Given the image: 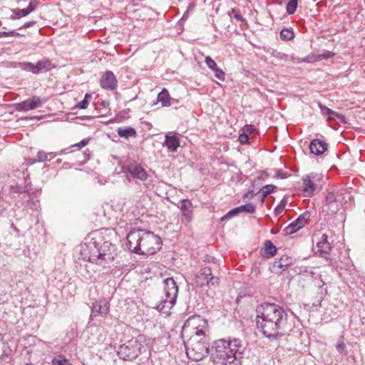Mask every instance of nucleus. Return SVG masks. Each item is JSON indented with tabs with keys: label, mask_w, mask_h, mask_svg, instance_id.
I'll use <instances>...</instances> for the list:
<instances>
[{
	"label": "nucleus",
	"mask_w": 365,
	"mask_h": 365,
	"mask_svg": "<svg viewBox=\"0 0 365 365\" xmlns=\"http://www.w3.org/2000/svg\"><path fill=\"white\" fill-rule=\"evenodd\" d=\"M164 145L171 152H175L180 146V140L176 133H168L165 135Z\"/></svg>",
	"instance_id": "nucleus-20"
},
{
	"label": "nucleus",
	"mask_w": 365,
	"mask_h": 365,
	"mask_svg": "<svg viewBox=\"0 0 365 365\" xmlns=\"http://www.w3.org/2000/svg\"><path fill=\"white\" fill-rule=\"evenodd\" d=\"M195 283L199 287L204 286L215 287L219 284V277L214 276L210 267H205L200 269L195 276Z\"/></svg>",
	"instance_id": "nucleus-10"
},
{
	"label": "nucleus",
	"mask_w": 365,
	"mask_h": 365,
	"mask_svg": "<svg viewBox=\"0 0 365 365\" xmlns=\"http://www.w3.org/2000/svg\"><path fill=\"white\" fill-rule=\"evenodd\" d=\"M316 239L317 240L316 246L317 247V252L321 257L324 258L329 266L337 268L339 266L336 262L331 259L330 256V251L331 250V243L328 241V236L326 234H322L320 237L318 235L315 234L313 237V241Z\"/></svg>",
	"instance_id": "nucleus-8"
},
{
	"label": "nucleus",
	"mask_w": 365,
	"mask_h": 365,
	"mask_svg": "<svg viewBox=\"0 0 365 365\" xmlns=\"http://www.w3.org/2000/svg\"><path fill=\"white\" fill-rule=\"evenodd\" d=\"M185 346L187 356L193 361L202 360L209 352V343L202 338L190 337Z\"/></svg>",
	"instance_id": "nucleus-6"
},
{
	"label": "nucleus",
	"mask_w": 365,
	"mask_h": 365,
	"mask_svg": "<svg viewBox=\"0 0 365 365\" xmlns=\"http://www.w3.org/2000/svg\"><path fill=\"white\" fill-rule=\"evenodd\" d=\"M269 194V190H263L262 195H260V201L263 202L266 198V197Z\"/></svg>",
	"instance_id": "nucleus-50"
},
{
	"label": "nucleus",
	"mask_w": 365,
	"mask_h": 365,
	"mask_svg": "<svg viewBox=\"0 0 365 365\" xmlns=\"http://www.w3.org/2000/svg\"><path fill=\"white\" fill-rule=\"evenodd\" d=\"M46 155H47V160H51L56 155V154H54L53 153H46Z\"/></svg>",
	"instance_id": "nucleus-53"
},
{
	"label": "nucleus",
	"mask_w": 365,
	"mask_h": 365,
	"mask_svg": "<svg viewBox=\"0 0 365 365\" xmlns=\"http://www.w3.org/2000/svg\"><path fill=\"white\" fill-rule=\"evenodd\" d=\"M88 98H91V95L86 93V96H85L84 99L83 101H81V102H79L76 105V107L78 108H80V109H85V108H86L88 107V100H87Z\"/></svg>",
	"instance_id": "nucleus-39"
},
{
	"label": "nucleus",
	"mask_w": 365,
	"mask_h": 365,
	"mask_svg": "<svg viewBox=\"0 0 365 365\" xmlns=\"http://www.w3.org/2000/svg\"><path fill=\"white\" fill-rule=\"evenodd\" d=\"M52 365H70L69 360L62 354L55 355L51 359Z\"/></svg>",
	"instance_id": "nucleus-29"
},
{
	"label": "nucleus",
	"mask_w": 365,
	"mask_h": 365,
	"mask_svg": "<svg viewBox=\"0 0 365 365\" xmlns=\"http://www.w3.org/2000/svg\"><path fill=\"white\" fill-rule=\"evenodd\" d=\"M31 185L32 184H11L10 191L15 193H26L29 196L36 195L38 190L37 189L34 190Z\"/></svg>",
	"instance_id": "nucleus-19"
},
{
	"label": "nucleus",
	"mask_w": 365,
	"mask_h": 365,
	"mask_svg": "<svg viewBox=\"0 0 365 365\" xmlns=\"http://www.w3.org/2000/svg\"><path fill=\"white\" fill-rule=\"evenodd\" d=\"M259 192V190H254L253 189H250L247 192H246L244 195V198L252 199L254 196L257 195Z\"/></svg>",
	"instance_id": "nucleus-42"
},
{
	"label": "nucleus",
	"mask_w": 365,
	"mask_h": 365,
	"mask_svg": "<svg viewBox=\"0 0 365 365\" xmlns=\"http://www.w3.org/2000/svg\"><path fill=\"white\" fill-rule=\"evenodd\" d=\"M47 160V155L43 151H38L36 155V159H30L29 163L31 165L34 164L36 162H45Z\"/></svg>",
	"instance_id": "nucleus-33"
},
{
	"label": "nucleus",
	"mask_w": 365,
	"mask_h": 365,
	"mask_svg": "<svg viewBox=\"0 0 365 365\" xmlns=\"http://www.w3.org/2000/svg\"><path fill=\"white\" fill-rule=\"evenodd\" d=\"M319 280H320V282L321 284H319V287L320 289V294L322 295H324L327 294V289H323V287L324 285L325 284V282L323 281V279H322V276H320L319 277Z\"/></svg>",
	"instance_id": "nucleus-45"
},
{
	"label": "nucleus",
	"mask_w": 365,
	"mask_h": 365,
	"mask_svg": "<svg viewBox=\"0 0 365 365\" xmlns=\"http://www.w3.org/2000/svg\"><path fill=\"white\" fill-rule=\"evenodd\" d=\"M36 65L38 73L48 71L52 68L51 61L46 58L38 61Z\"/></svg>",
	"instance_id": "nucleus-26"
},
{
	"label": "nucleus",
	"mask_w": 365,
	"mask_h": 365,
	"mask_svg": "<svg viewBox=\"0 0 365 365\" xmlns=\"http://www.w3.org/2000/svg\"><path fill=\"white\" fill-rule=\"evenodd\" d=\"M333 55H334L333 53H331L330 51H327V52L324 53L323 54H322V56L324 58L327 59V58H329L332 57Z\"/></svg>",
	"instance_id": "nucleus-52"
},
{
	"label": "nucleus",
	"mask_w": 365,
	"mask_h": 365,
	"mask_svg": "<svg viewBox=\"0 0 365 365\" xmlns=\"http://www.w3.org/2000/svg\"><path fill=\"white\" fill-rule=\"evenodd\" d=\"M337 351L343 353L346 350V345L343 341H339L336 346Z\"/></svg>",
	"instance_id": "nucleus-43"
},
{
	"label": "nucleus",
	"mask_w": 365,
	"mask_h": 365,
	"mask_svg": "<svg viewBox=\"0 0 365 365\" xmlns=\"http://www.w3.org/2000/svg\"><path fill=\"white\" fill-rule=\"evenodd\" d=\"M46 101L38 96H32L21 103L15 104V108L17 111L26 112L42 106Z\"/></svg>",
	"instance_id": "nucleus-11"
},
{
	"label": "nucleus",
	"mask_w": 365,
	"mask_h": 365,
	"mask_svg": "<svg viewBox=\"0 0 365 365\" xmlns=\"http://www.w3.org/2000/svg\"><path fill=\"white\" fill-rule=\"evenodd\" d=\"M319 106L320 108L322 115H324L325 116H329L331 118H334L335 117L342 118V116L341 115H339L336 112L331 110L330 108H327V106H323L321 103H319Z\"/></svg>",
	"instance_id": "nucleus-30"
},
{
	"label": "nucleus",
	"mask_w": 365,
	"mask_h": 365,
	"mask_svg": "<svg viewBox=\"0 0 365 365\" xmlns=\"http://www.w3.org/2000/svg\"><path fill=\"white\" fill-rule=\"evenodd\" d=\"M34 24H35V21H28L23 25V28H29V27L31 26L32 25H34Z\"/></svg>",
	"instance_id": "nucleus-54"
},
{
	"label": "nucleus",
	"mask_w": 365,
	"mask_h": 365,
	"mask_svg": "<svg viewBox=\"0 0 365 365\" xmlns=\"http://www.w3.org/2000/svg\"><path fill=\"white\" fill-rule=\"evenodd\" d=\"M102 105H103L104 107H106V106H107L108 105V102H106V101H103V102H102Z\"/></svg>",
	"instance_id": "nucleus-57"
},
{
	"label": "nucleus",
	"mask_w": 365,
	"mask_h": 365,
	"mask_svg": "<svg viewBox=\"0 0 365 365\" xmlns=\"http://www.w3.org/2000/svg\"><path fill=\"white\" fill-rule=\"evenodd\" d=\"M277 253V248L270 240H266L264 248V257L270 258L274 257Z\"/></svg>",
	"instance_id": "nucleus-25"
},
{
	"label": "nucleus",
	"mask_w": 365,
	"mask_h": 365,
	"mask_svg": "<svg viewBox=\"0 0 365 365\" xmlns=\"http://www.w3.org/2000/svg\"><path fill=\"white\" fill-rule=\"evenodd\" d=\"M303 180L304 182H315L318 181H324L327 180V176H324L322 174L311 173L309 175H306L304 178Z\"/></svg>",
	"instance_id": "nucleus-27"
},
{
	"label": "nucleus",
	"mask_w": 365,
	"mask_h": 365,
	"mask_svg": "<svg viewBox=\"0 0 365 365\" xmlns=\"http://www.w3.org/2000/svg\"><path fill=\"white\" fill-rule=\"evenodd\" d=\"M164 292L165 298L162 301L163 308H172L176 303V299L178 293V287L173 277H168L164 279Z\"/></svg>",
	"instance_id": "nucleus-9"
},
{
	"label": "nucleus",
	"mask_w": 365,
	"mask_h": 365,
	"mask_svg": "<svg viewBox=\"0 0 365 365\" xmlns=\"http://www.w3.org/2000/svg\"><path fill=\"white\" fill-rule=\"evenodd\" d=\"M158 101L161 103L163 107H168L171 105L170 96L168 91L163 88L158 95Z\"/></svg>",
	"instance_id": "nucleus-24"
},
{
	"label": "nucleus",
	"mask_w": 365,
	"mask_h": 365,
	"mask_svg": "<svg viewBox=\"0 0 365 365\" xmlns=\"http://www.w3.org/2000/svg\"><path fill=\"white\" fill-rule=\"evenodd\" d=\"M19 35L15 31H0V38L8 37L11 36Z\"/></svg>",
	"instance_id": "nucleus-44"
},
{
	"label": "nucleus",
	"mask_w": 365,
	"mask_h": 365,
	"mask_svg": "<svg viewBox=\"0 0 365 365\" xmlns=\"http://www.w3.org/2000/svg\"><path fill=\"white\" fill-rule=\"evenodd\" d=\"M118 134L120 138H129L136 136V131L131 127H120L117 130Z\"/></svg>",
	"instance_id": "nucleus-23"
},
{
	"label": "nucleus",
	"mask_w": 365,
	"mask_h": 365,
	"mask_svg": "<svg viewBox=\"0 0 365 365\" xmlns=\"http://www.w3.org/2000/svg\"><path fill=\"white\" fill-rule=\"evenodd\" d=\"M364 4H365V0H364Z\"/></svg>",
	"instance_id": "nucleus-63"
},
{
	"label": "nucleus",
	"mask_w": 365,
	"mask_h": 365,
	"mask_svg": "<svg viewBox=\"0 0 365 365\" xmlns=\"http://www.w3.org/2000/svg\"><path fill=\"white\" fill-rule=\"evenodd\" d=\"M280 36L284 41H291L294 38V33L292 29H283L280 32Z\"/></svg>",
	"instance_id": "nucleus-32"
},
{
	"label": "nucleus",
	"mask_w": 365,
	"mask_h": 365,
	"mask_svg": "<svg viewBox=\"0 0 365 365\" xmlns=\"http://www.w3.org/2000/svg\"><path fill=\"white\" fill-rule=\"evenodd\" d=\"M37 5H38L37 1H35V2L31 1L27 8L22 9H16L15 14L17 16V18H21V17L26 16L31 12L34 11L36 9Z\"/></svg>",
	"instance_id": "nucleus-22"
},
{
	"label": "nucleus",
	"mask_w": 365,
	"mask_h": 365,
	"mask_svg": "<svg viewBox=\"0 0 365 365\" xmlns=\"http://www.w3.org/2000/svg\"><path fill=\"white\" fill-rule=\"evenodd\" d=\"M302 185L300 188L303 191V196L311 197L316 190V184H302Z\"/></svg>",
	"instance_id": "nucleus-31"
},
{
	"label": "nucleus",
	"mask_w": 365,
	"mask_h": 365,
	"mask_svg": "<svg viewBox=\"0 0 365 365\" xmlns=\"http://www.w3.org/2000/svg\"><path fill=\"white\" fill-rule=\"evenodd\" d=\"M281 204L283 205V206L286 205V203H284L283 201H281Z\"/></svg>",
	"instance_id": "nucleus-59"
},
{
	"label": "nucleus",
	"mask_w": 365,
	"mask_h": 365,
	"mask_svg": "<svg viewBox=\"0 0 365 365\" xmlns=\"http://www.w3.org/2000/svg\"><path fill=\"white\" fill-rule=\"evenodd\" d=\"M249 140V137L247 134H241L239 136V141L240 142V143L242 144H245Z\"/></svg>",
	"instance_id": "nucleus-46"
},
{
	"label": "nucleus",
	"mask_w": 365,
	"mask_h": 365,
	"mask_svg": "<svg viewBox=\"0 0 365 365\" xmlns=\"http://www.w3.org/2000/svg\"><path fill=\"white\" fill-rule=\"evenodd\" d=\"M274 187H275V186L273 185L272 184H267L263 187V190H269V193H271L274 190Z\"/></svg>",
	"instance_id": "nucleus-49"
},
{
	"label": "nucleus",
	"mask_w": 365,
	"mask_h": 365,
	"mask_svg": "<svg viewBox=\"0 0 365 365\" xmlns=\"http://www.w3.org/2000/svg\"><path fill=\"white\" fill-rule=\"evenodd\" d=\"M274 177L278 180H283L292 177L291 175H287L286 173H284L282 170H274Z\"/></svg>",
	"instance_id": "nucleus-38"
},
{
	"label": "nucleus",
	"mask_w": 365,
	"mask_h": 365,
	"mask_svg": "<svg viewBox=\"0 0 365 365\" xmlns=\"http://www.w3.org/2000/svg\"><path fill=\"white\" fill-rule=\"evenodd\" d=\"M128 171L133 179L145 181L147 179V173L145 169L136 163H131L128 166Z\"/></svg>",
	"instance_id": "nucleus-18"
},
{
	"label": "nucleus",
	"mask_w": 365,
	"mask_h": 365,
	"mask_svg": "<svg viewBox=\"0 0 365 365\" xmlns=\"http://www.w3.org/2000/svg\"><path fill=\"white\" fill-rule=\"evenodd\" d=\"M230 218L228 216H227V214H225V215H223L221 218H220V222H223L225 220H226L227 219Z\"/></svg>",
	"instance_id": "nucleus-56"
},
{
	"label": "nucleus",
	"mask_w": 365,
	"mask_h": 365,
	"mask_svg": "<svg viewBox=\"0 0 365 365\" xmlns=\"http://www.w3.org/2000/svg\"><path fill=\"white\" fill-rule=\"evenodd\" d=\"M205 62L207 67L211 69L213 72L216 68H218L217 63L215 61L210 57V56H206L205 58Z\"/></svg>",
	"instance_id": "nucleus-36"
},
{
	"label": "nucleus",
	"mask_w": 365,
	"mask_h": 365,
	"mask_svg": "<svg viewBox=\"0 0 365 365\" xmlns=\"http://www.w3.org/2000/svg\"><path fill=\"white\" fill-rule=\"evenodd\" d=\"M145 346L138 338H133L119 346L117 355L123 361H132L136 359L142 353Z\"/></svg>",
	"instance_id": "nucleus-5"
},
{
	"label": "nucleus",
	"mask_w": 365,
	"mask_h": 365,
	"mask_svg": "<svg viewBox=\"0 0 365 365\" xmlns=\"http://www.w3.org/2000/svg\"><path fill=\"white\" fill-rule=\"evenodd\" d=\"M70 365H72L71 364Z\"/></svg>",
	"instance_id": "nucleus-64"
},
{
	"label": "nucleus",
	"mask_w": 365,
	"mask_h": 365,
	"mask_svg": "<svg viewBox=\"0 0 365 365\" xmlns=\"http://www.w3.org/2000/svg\"><path fill=\"white\" fill-rule=\"evenodd\" d=\"M328 145L319 139L313 140L309 145L312 153L319 155L323 154L327 150Z\"/></svg>",
	"instance_id": "nucleus-21"
},
{
	"label": "nucleus",
	"mask_w": 365,
	"mask_h": 365,
	"mask_svg": "<svg viewBox=\"0 0 365 365\" xmlns=\"http://www.w3.org/2000/svg\"><path fill=\"white\" fill-rule=\"evenodd\" d=\"M212 348L215 349L212 354L214 361L222 365H237L245 350L242 341L237 338L215 340Z\"/></svg>",
	"instance_id": "nucleus-4"
},
{
	"label": "nucleus",
	"mask_w": 365,
	"mask_h": 365,
	"mask_svg": "<svg viewBox=\"0 0 365 365\" xmlns=\"http://www.w3.org/2000/svg\"><path fill=\"white\" fill-rule=\"evenodd\" d=\"M214 72H215V76L217 79H219V80H220V81H224V80H225V74L224 71H223L221 68H220L218 67L217 68H216V69L215 70V71H214Z\"/></svg>",
	"instance_id": "nucleus-40"
},
{
	"label": "nucleus",
	"mask_w": 365,
	"mask_h": 365,
	"mask_svg": "<svg viewBox=\"0 0 365 365\" xmlns=\"http://www.w3.org/2000/svg\"><path fill=\"white\" fill-rule=\"evenodd\" d=\"M232 12L234 13V18L236 19L238 21H244V19L242 18V16L239 14L237 12H235V10H232Z\"/></svg>",
	"instance_id": "nucleus-51"
},
{
	"label": "nucleus",
	"mask_w": 365,
	"mask_h": 365,
	"mask_svg": "<svg viewBox=\"0 0 365 365\" xmlns=\"http://www.w3.org/2000/svg\"><path fill=\"white\" fill-rule=\"evenodd\" d=\"M238 212H246L249 214H254L256 212V206L252 203H246L245 205L237 207Z\"/></svg>",
	"instance_id": "nucleus-28"
},
{
	"label": "nucleus",
	"mask_w": 365,
	"mask_h": 365,
	"mask_svg": "<svg viewBox=\"0 0 365 365\" xmlns=\"http://www.w3.org/2000/svg\"><path fill=\"white\" fill-rule=\"evenodd\" d=\"M88 141H89V139L85 138V139H83L82 140H81L79 143L74 145L73 146H76L78 148H81L86 146L88 144Z\"/></svg>",
	"instance_id": "nucleus-47"
},
{
	"label": "nucleus",
	"mask_w": 365,
	"mask_h": 365,
	"mask_svg": "<svg viewBox=\"0 0 365 365\" xmlns=\"http://www.w3.org/2000/svg\"><path fill=\"white\" fill-rule=\"evenodd\" d=\"M281 204L283 205V206L286 205V203H284L283 201H281Z\"/></svg>",
	"instance_id": "nucleus-60"
},
{
	"label": "nucleus",
	"mask_w": 365,
	"mask_h": 365,
	"mask_svg": "<svg viewBox=\"0 0 365 365\" xmlns=\"http://www.w3.org/2000/svg\"><path fill=\"white\" fill-rule=\"evenodd\" d=\"M101 86L103 88L113 91L117 87V79L112 71H107L101 78Z\"/></svg>",
	"instance_id": "nucleus-16"
},
{
	"label": "nucleus",
	"mask_w": 365,
	"mask_h": 365,
	"mask_svg": "<svg viewBox=\"0 0 365 365\" xmlns=\"http://www.w3.org/2000/svg\"><path fill=\"white\" fill-rule=\"evenodd\" d=\"M349 262H350V259H347V262H346V264H348L349 263Z\"/></svg>",
	"instance_id": "nucleus-61"
},
{
	"label": "nucleus",
	"mask_w": 365,
	"mask_h": 365,
	"mask_svg": "<svg viewBox=\"0 0 365 365\" xmlns=\"http://www.w3.org/2000/svg\"><path fill=\"white\" fill-rule=\"evenodd\" d=\"M109 310V303L106 299L96 300L93 303L91 309V319H93L95 317L100 315L105 317Z\"/></svg>",
	"instance_id": "nucleus-14"
},
{
	"label": "nucleus",
	"mask_w": 365,
	"mask_h": 365,
	"mask_svg": "<svg viewBox=\"0 0 365 365\" xmlns=\"http://www.w3.org/2000/svg\"><path fill=\"white\" fill-rule=\"evenodd\" d=\"M193 322L197 324V327L195 328V334L191 337H197V339L202 338V340H205L206 331H207V322L206 320L201 319L200 317H193L189 319L187 323Z\"/></svg>",
	"instance_id": "nucleus-13"
},
{
	"label": "nucleus",
	"mask_w": 365,
	"mask_h": 365,
	"mask_svg": "<svg viewBox=\"0 0 365 365\" xmlns=\"http://www.w3.org/2000/svg\"><path fill=\"white\" fill-rule=\"evenodd\" d=\"M24 69L30 71L34 74H37L36 65L31 62H26L23 64Z\"/></svg>",
	"instance_id": "nucleus-37"
},
{
	"label": "nucleus",
	"mask_w": 365,
	"mask_h": 365,
	"mask_svg": "<svg viewBox=\"0 0 365 365\" xmlns=\"http://www.w3.org/2000/svg\"><path fill=\"white\" fill-rule=\"evenodd\" d=\"M344 193L339 189H329L325 197L323 211L329 215H334L339 210L340 204L345 199Z\"/></svg>",
	"instance_id": "nucleus-7"
},
{
	"label": "nucleus",
	"mask_w": 365,
	"mask_h": 365,
	"mask_svg": "<svg viewBox=\"0 0 365 365\" xmlns=\"http://www.w3.org/2000/svg\"><path fill=\"white\" fill-rule=\"evenodd\" d=\"M293 262L292 257L283 255L281 258L276 259L272 265V272L281 273L289 267Z\"/></svg>",
	"instance_id": "nucleus-17"
},
{
	"label": "nucleus",
	"mask_w": 365,
	"mask_h": 365,
	"mask_svg": "<svg viewBox=\"0 0 365 365\" xmlns=\"http://www.w3.org/2000/svg\"><path fill=\"white\" fill-rule=\"evenodd\" d=\"M26 365H33V364H26Z\"/></svg>",
	"instance_id": "nucleus-62"
},
{
	"label": "nucleus",
	"mask_w": 365,
	"mask_h": 365,
	"mask_svg": "<svg viewBox=\"0 0 365 365\" xmlns=\"http://www.w3.org/2000/svg\"><path fill=\"white\" fill-rule=\"evenodd\" d=\"M12 349L6 341L2 342V354L1 357L3 359L4 356H10L12 354Z\"/></svg>",
	"instance_id": "nucleus-35"
},
{
	"label": "nucleus",
	"mask_w": 365,
	"mask_h": 365,
	"mask_svg": "<svg viewBox=\"0 0 365 365\" xmlns=\"http://www.w3.org/2000/svg\"><path fill=\"white\" fill-rule=\"evenodd\" d=\"M169 187V190H167L165 193H158L159 196L165 198H169V196L172 195L175 192V190L171 187V184H165Z\"/></svg>",
	"instance_id": "nucleus-41"
},
{
	"label": "nucleus",
	"mask_w": 365,
	"mask_h": 365,
	"mask_svg": "<svg viewBox=\"0 0 365 365\" xmlns=\"http://www.w3.org/2000/svg\"><path fill=\"white\" fill-rule=\"evenodd\" d=\"M298 5V0H290L287 4V12L289 14L295 13Z\"/></svg>",
	"instance_id": "nucleus-34"
},
{
	"label": "nucleus",
	"mask_w": 365,
	"mask_h": 365,
	"mask_svg": "<svg viewBox=\"0 0 365 365\" xmlns=\"http://www.w3.org/2000/svg\"><path fill=\"white\" fill-rule=\"evenodd\" d=\"M281 204L283 205V206L286 205V203H284L283 201H281Z\"/></svg>",
	"instance_id": "nucleus-58"
},
{
	"label": "nucleus",
	"mask_w": 365,
	"mask_h": 365,
	"mask_svg": "<svg viewBox=\"0 0 365 365\" xmlns=\"http://www.w3.org/2000/svg\"><path fill=\"white\" fill-rule=\"evenodd\" d=\"M116 255L115 245L108 241L98 242L93 238L86 241L81 250L82 259L89 263L86 267L92 269L94 272L108 267Z\"/></svg>",
	"instance_id": "nucleus-2"
},
{
	"label": "nucleus",
	"mask_w": 365,
	"mask_h": 365,
	"mask_svg": "<svg viewBox=\"0 0 365 365\" xmlns=\"http://www.w3.org/2000/svg\"><path fill=\"white\" fill-rule=\"evenodd\" d=\"M126 247L133 253L151 255L161 247V238L153 232L145 230H134L127 235Z\"/></svg>",
	"instance_id": "nucleus-3"
},
{
	"label": "nucleus",
	"mask_w": 365,
	"mask_h": 365,
	"mask_svg": "<svg viewBox=\"0 0 365 365\" xmlns=\"http://www.w3.org/2000/svg\"><path fill=\"white\" fill-rule=\"evenodd\" d=\"M182 213V222L186 225L190 223L193 217L192 204L188 199L181 200L180 206Z\"/></svg>",
	"instance_id": "nucleus-15"
},
{
	"label": "nucleus",
	"mask_w": 365,
	"mask_h": 365,
	"mask_svg": "<svg viewBox=\"0 0 365 365\" xmlns=\"http://www.w3.org/2000/svg\"><path fill=\"white\" fill-rule=\"evenodd\" d=\"M123 205H124V203H122L120 205H117L115 208V211L121 212L123 210Z\"/></svg>",
	"instance_id": "nucleus-55"
},
{
	"label": "nucleus",
	"mask_w": 365,
	"mask_h": 365,
	"mask_svg": "<svg viewBox=\"0 0 365 365\" xmlns=\"http://www.w3.org/2000/svg\"><path fill=\"white\" fill-rule=\"evenodd\" d=\"M238 210L237 209V207H235L232 210H230L227 213V216H228L230 218L237 215V214H239Z\"/></svg>",
	"instance_id": "nucleus-48"
},
{
	"label": "nucleus",
	"mask_w": 365,
	"mask_h": 365,
	"mask_svg": "<svg viewBox=\"0 0 365 365\" xmlns=\"http://www.w3.org/2000/svg\"><path fill=\"white\" fill-rule=\"evenodd\" d=\"M257 329L267 338L276 340L293 328L294 313L274 303H263L256 309Z\"/></svg>",
	"instance_id": "nucleus-1"
},
{
	"label": "nucleus",
	"mask_w": 365,
	"mask_h": 365,
	"mask_svg": "<svg viewBox=\"0 0 365 365\" xmlns=\"http://www.w3.org/2000/svg\"><path fill=\"white\" fill-rule=\"evenodd\" d=\"M309 215L308 213H304L299 215L294 221L290 223L287 227H286L284 230V235H291L297 232L299 229L304 227L305 224L309 219Z\"/></svg>",
	"instance_id": "nucleus-12"
}]
</instances>
